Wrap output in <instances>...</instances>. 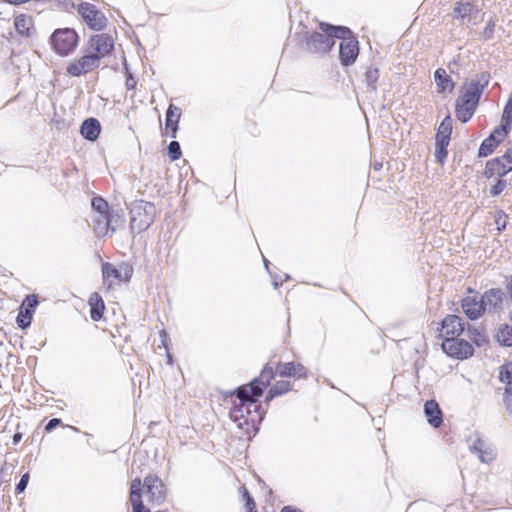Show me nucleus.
I'll return each instance as SVG.
<instances>
[{
    "label": "nucleus",
    "instance_id": "nucleus-18",
    "mask_svg": "<svg viewBox=\"0 0 512 512\" xmlns=\"http://www.w3.org/2000/svg\"><path fill=\"white\" fill-rule=\"evenodd\" d=\"M277 373L281 377L305 378L307 371L306 368L300 363L286 362L280 363L277 366Z\"/></svg>",
    "mask_w": 512,
    "mask_h": 512
},
{
    "label": "nucleus",
    "instance_id": "nucleus-22",
    "mask_svg": "<svg viewBox=\"0 0 512 512\" xmlns=\"http://www.w3.org/2000/svg\"><path fill=\"white\" fill-rule=\"evenodd\" d=\"M109 212L106 213H93L92 222L93 230L99 237L107 235L109 231Z\"/></svg>",
    "mask_w": 512,
    "mask_h": 512
},
{
    "label": "nucleus",
    "instance_id": "nucleus-1",
    "mask_svg": "<svg viewBox=\"0 0 512 512\" xmlns=\"http://www.w3.org/2000/svg\"><path fill=\"white\" fill-rule=\"evenodd\" d=\"M114 48L113 38L105 33L96 34L89 38L81 50V55L70 61L66 74L81 77L97 70L104 59Z\"/></svg>",
    "mask_w": 512,
    "mask_h": 512
},
{
    "label": "nucleus",
    "instance_id": "nucleus-9",
    "mask_svg": "<svg viewBox=\"0 0 512 512\" xmlns=\"http://www.w3.org/2000/svg\"><path fill=\"white\" fill-rule=\"evenodd\" d=\"M441 346L447 355L461 359L470 357L474 351L468 341L458 337L445 338Z\"/></svg>",
    "mask_w": 512,
    "mask_h": 512
},
{
    "label": "nucleus",
    "instance_id": "nucleus-55",
    "mask_svg": "<svg viewBox=\"0 0 512 512\" xmlns=\"http://www.w3.org/2000/svg\"><path fill=\"white\" fill-rule=\"evenodd\" d=\"M511 320H512V311H511Z\"/></svg>",
    "mask_w": 512,
    "mask_h": 512
},
{
    "label": "nucleus",
    "instance_id": "nucleus-12",
    "mask_svg": "<svg viewBox=\"0 0 512 512\" xmlns=\"http://www.w3.org/2000/svg\"><path fill=\"white\" fill-rule=\"evenodd\" d=\"M273 378V368L265 366L258 378H255L249 385L242 386V388L251 389V393L256 397H259L262 395L264 389L270 384Z\"/></svg>",
    "mask_w": 512,
    "mask_h": 512
},
{
    "label": "nucleus",
    "instance_id": "nucleus-34",
    "mask_svg": "<svg viewBox=\"0 0 512 512\" xmlns=\"http://www.w3.org/2000/svg\"><path fill=\"white\" fill-rule=\"evenodd\" d=\"M511 122H505L504 118L501 119V125L494 129V131L489 135L493 136L494 140H498L500 143L502 139L508 134L510 129Z\"/></svg>",
    "mask_w": 512,
    "mask_h": 512
},
{
    "label": "nucleus",
    "instance_id": "nucleus-8",
    "mask_svg": "<svg viewBox=\"0 0 512 512\" xmlns=\"http://www.w3.org/2000/svg\"><path fill=\"white\" fill-rule=\"evenodd\" d=\"M479 11L476 0H459L453 9V17L460 20L462 24H476Z\"/></svg>",
    "mask_w": 512,
    "mask_h": 512
},
{
    "label": "nucleus",
    "instance_id": "nucleus-11",
    "mask_svg": "<svg viewBox=\"0 0 512 512\" xmlns=\"http://www.w3.org/2000/svg\"><path fill=\"white\" fill-rule=\"evenodd\" d=\"M469 450L476 454L481 462L490 463L495 458L494 449L477 434L469 439Z\"/></svg>",
    "mask_w": 512,
    "mask_h": 512
},
{
    "label": "nucleus",
    "instance_id": "nucleus-3",
    "mask_svg": "<svg viewBox=\"0 0 512 512\" xmlns=\"http://www.w3.org/2000/svg\"><path fill=\"white\" fill-rule=\"evenodd\" d=\"M256 396L251 393V389L240 387L237 390V400L230 411V418L237 426L243 429L245 426L256 427L262 419L263 413L257 402Z\"/></svg>",
    "mask_w": 512,
    "mask_h": 512
},
{
    "label": "nucleus",
    "instance_id": "nucleus-14",
    "mask_svg": "<svg viewBox=\"0 0 512 512\" xmlns=\"http://www.w3.org/2000/svg\"><path fill=\"white\" fill-rule=\"evenodd\" d=\"M462 308L467 317L472 320L479 318L485 311V305L481 296H468L462 300Z\"/></svg>",
    "mask_w": 512,
    "mask_h": 512
},
{
    "label": "nucleus",
    "instance_id": "nucleus-40",
    "mask_svg": "<svg viewBox=\"0 0 512 512\" xmlns=\"http://www.w3.org/2000/svg\"><path fill=\"white\" fill-rule=\"evenodd\" d=\"M38 305V300L35 295H29L25 298V300L22 303L21 309L25 310V308H28L29 311L32 313L34 308Z\"/></svg>",
    "mask_w": 512,
    "mask_h": 512
},
{
    "label": "nucleus",
    "instance_id": "nucleus-10",
    "mask_svg": "<svg viewBox=\"0 0 512 512\" xmlns=\"http://www.w3.org/2000/svg\"><path fill=\"white\" fill-rule=\"evenodd\" d=\"M337 38L342 40L339 46L341 63L346 66L353 64L359 53L357 39L352 36V33Z\"/></svg>",
    "mask_w": 512,
    "mask_h": 512
},
{
    "label": "nucleus",
    "instance_id": "nucleus-51",
    "mask_svg": "<svg viewBox=\"0 0 512 512\" xmlns=\"http://www.w3.org/2000/svg\"><path fill=\"white\" fill-rule=\"evenodd\" d=\"M160 336L163 338V339H162V344H163L164 346H166V343H165L166 332H165L164 330H162V331L160 332Z\"/></svg>",
    "mask_w": 512,
    "mask_h": 512
},
{
    "label": "nucleus",
    "instance_id": "nucleus-16",
    "mask_svg": "<svg viewBox=\"0 0 512 512\" xmlns=\"http://www.w3.org/2000/svg\"><path fill=\"white\" fill-rule=\"evenodd\" d=\"M424 414L427 422L434 428L441 426L443 422L442 411L435 400H428L424 404Z\"/></svg>",
    "mask_w": 512,
    "mask_h": 512
},
{
    "label": "nucleus",
    "instance_id": "nucleus-49",
    "mask_svg": "<svg viewBox=\"0 0 512 512\" xmlns=\"http://www.w3.org/2000/svg\"><path fill=\"white\" fill-rule=\"evenodd\" d=\"M506 290L509 298L512 300V276L506 279Z\"/></svg>",
    "mask_w": 512,
    "mask_h": 512
},
{
    "label": "nucleus",
    "instance_id": "nucleus-53",
    "mask_svg": "<svg viewBox=\"0 0 512 512\" xmlns=\"http://www.w3.org/2000/svg\"><path fill=\"white\" fill-rule=\"evenodd\" d=\"M168 360H169V363H171L172 357L170 354H168Z\"/></svg>",
    "mask_w": 512,
    "mask_h": 512
},
{
    "label": "nucleus",
    "instance_id": "nucleus-52",
    "mask_svg": "<svg viewBox=\"0 0 512 512\" xmlns=\"http://www.w3.org/2000/svg\"><path fill=\"white\" fill-rule=\"evenodd\" d=\"M264 264H265L266 269H268V261L266 259H264Z\"/></svg>",
    "mask_w": 512,
    "mask_h": 512
},
{
    "label": "nucleus",
    "instance_id": "nucleus-46",
    "mask_svg": "<svg viewBox=\"0 0 512 512\" xmlns=\"http://www.w3.org/2000/svg\"><path fill=\"white\" fill-rule=\"evenodd\" d=\"M494 26H495V24L491 20L487 23V26H486V28H485V30L483 32V36L486 39H489L491 37V35L493 33V30H494Z\"/></svg>",
    "mask_w": 512,
    "mask_h": 512
},
{
    "label": "nucleus",
    "instance_id": "nucleus-25",
    "mask_svg": "<svg viewBox=\"0 0 512 512\" xmlns=\"http://www.w3.org/2000/svg\"><path fill=\"white\" fill-rule=\"evenodd\" d=\"M102 275L104 284L107 285L108 288L112 287L113 279L122 280L121 272L110 263H104L102 265Z\"/></svg>",
    "mask_w": 512,
    "mask_h": 512
},
{
    "label": "nucleus",
    "instance_id": "nucleus-54",
    "mask_svg": "<svg viewBox=\"0 0 512 512\" xmlns=\"http://www.w3.org/2000/svg\"><path fill=\"white\" fill-rule=\"evenodd\" d=\"M273 284H274V287H275V288H278V283H277L276 281H274V283H273Z\"/></svg>",
    "mask_w": 512,
    "mask_h": 512
},
{
    "label": "nucleus",
    "instance_id": "nucleus-17",
    "mask_svg": "<svg viewBox=\"0 0 512 512\" xmlns=\"http://www.w3.org/2000/svg\"><path fill=\"white\" fill-rule=\"evenodd\" d=\"M510 171H512V165L507 164L502 157H498L487 162L485 168V176H504Z\"/></svg>",
    "mask_w": 512,
    "mask_h": 512
},
{
    "label": "nucleus",
    "instance_id": "nucleus-4",
    "mask_svg": "<svg viewBox=\"0 0 512 512\" xmlns=\"http://www.w3.org/2000/svg\"><path fill=\"white\" fill-rule=\"evenodd\" d=\"M322 32H314L306 41L307 50L311 52L329 51L335 44L336 37H343L351 34V30L344 26H332L321 23Z\"/></svg>",
    "mask_w": 512,
    "mask_h": 512
},
{
    "label": "nucleus",
    "instance_id": "nucleus-39",
    "mask_svg": "<svg viewBox=\"0 0 512 512\" xmlns=\"http://www.w3.org/2000/svg\"><path fill=\"white\" fill-rule=\"evenodd\" d=\"M449 144L442 142H437L435 144V157L439 163H443L445 158L447 157V146Z\"/></svg>",
    "mask_w": 512,
    "mask_h": 512
},
{
    "label": "nucleus",
    "instance_id": "nucleus-32",
    "mask_svg": "<svg viewBox=\"0 0 512 512\" xmlns=\"http://www.w3.org/2000/svg\"><path fill=\"white\" fill-rule=\"evenodd\" d=\"M498 144V140H494L493 136L486 138L478 150L479 157H487L490 155Z\"/></svg>",
    "mask_w": 512,
    "mask_h": 512
},
{
    "label": "nucleus",
    "instance_id": "nucleus-33",
    "mask_svg": "<svg viewBox=\"0 0 512 512\" xmlns=\"http://www.w3.org/2000/svg\"><path fill=\"white\" fill-rule=\"evenodd\" d=\"M497 341L503 346H511L512 345V328L509 326H504L499 329L496 335Z\"/></svg>",
    "mask_w": 512,
    "mask_h": 512
},
{
    "label": "nucleus",
    "instance_id": "nucleus-30",
    "mask_svg": "<svg viewBox=\"0 0 512 512\" xmlns=\"http://www.w3.org/2000/svg\"><path fill=\"white\" fill-rule=\"evenodd\" d=\"M89 301H90V305H91V310H90L91 318L94 321L100 320L102 318V316H103V312H104V309H105V305H104L103 300L101 298H98L97 294H94L90 298Z\"/></svg>",
    "mask_w": 512,
    "mask_h": 512
},
{
    "label": "nucleus",
    "instance_id": "nucleus-6",
    "mask_svg": "<svg viewBox=\"0 0 512 512\" xmlns=\"http://www.w3.org/2000/svg\"><path fill=\"white\" fill-rule=\"evenodd\" d=\"M78 41V34L71 28L56 29L50 37L53 50L60 56L72 53L78 45Z\"/></svg>",
    "mask_w": 512,
    "mask_h": 512
},
{
    "label": "nucleus",
    "instance_id": "nucleus-19",
    "mask_svg": "<svg viewBox=\"0 0 512 512\" xmlns=\"http://www.w3.org/2000/svg\"><path fill=\"white\" fill-rule=\"evenodd\" d=\"M141 488L142 483L139 478H135L130 487V502L132 504L133 511L132 512H150L149 509H146L143 505L141 499Z\"/></svg>",
    "mask_w": 512,
    "mask_h": 512
},
{
    "label": "nucleus",
    "instance_id": "nucleus-26",
    "mask_svg": "<svg viewBox=\"0 0 512 512\" xmlns=\"http://www.w3.org/2000/svg\"><path fill=\"white\" fill-rule=\"evenodd\" d=\"M503 292L500 289H490L481 295L484 305H489L492 308H497L503 300Z\"/></svg>",
    "mask_w": 512,
    "mask_h": 512
},
{
    "label": "nucleus",
    "instance_id": "nucleus-43",
    "mask_svg": "<svg viewBox=\"0 0 512 512\" xmlns=\"http://www.w3.org/2000/svg\"><path fill=\"white\" fill-rule=\"evenodd\" d=\"M505 187H506V181L498 180V182L492 187L491 194L493 196H497L500 193H502V191L505 189Z\"/></svg>",
    "mask_w": 512,
    "mask_h": 512
},
{
    "label": "nucleus",
    "instance_id": "nucleus-48",
    "mask_svg": "<svg viewBox=\"0 0 512 512\" xmlns=\"http://www.w3.org/2000/svg\"><path fill=\"white\" fill-rule=\"evenodd\" d=\"M507 164L512 165V148L508 149L504 155L501 156Z\"/></svg>",
    "mask_w": 512,
    "mask_h": 512
},
{
    "label": "nucleus",
    "instance_id": "nucleus-47",
    "mask_svg": "<svg viewBox=\"0 0 512 512\" xmlns=\"http://www.w3.org/2000/svg\"><path fill=\"white\" fill-rule=\"evenodd\" d=\"M137 84V81L133 78L131 74L128 75L126 79V86L128 89H134Z\"/></svg>",
    "mask_w": 512,
    "mask_h": 512
},
{
    "label": "nucleus",
    "instance_id": "nucleus-41",
    "mask_svg": "<svg viewBox=\"0 0 512 512\" xmlns=\"http://www.w3.org/2000/svg\"><path fill=\"white\" fill-rule=\"evenodd\" d=\"M502 115H503L505 122L512 123V94L508 98V101L504 107Z\"/></svg>",
    "mask_w": 512,
    "mask_h": 512
},
{
    "label": "nucleus",
    "instance_id": "nucleus-20",
    "mask_svg": "<svg viewBox=\"0 0 512 512\" xmlns=\"http://www.w3.org/2000/svg\"><path fill=\"white\" fill-rule=\"evenodd\" d=\"M80 132L85 139L95 141L101 132L99 121L95 118L86 119L81 125Z\"/></svg>",
    "mask_w": 512,
    "mask_h": 512
},
{
    "label": "nucleus",
    "instance_id": "nucleus-37",
    "mask_svg": "<svg viewBox=\"0 0 512 512\" xmlns=\"http://www.w3.org/2000/svg\"><path fill=\"white\" fill-rule=\"evenodd\" d=\"M32 316L31 312L28 308H25V310L21 309L18 316H17V323L18 326L21 328H26L31 324Z\"/></svg>",
    "mask_w": 512,
    "mask_h": 512
},
{
    "label": "nucleus",
    "instance_id": "nucleus-29",
    "mask_svg": "<svg viewBox=\"0 0 512 512\" xmlns=\"http://www.w3.org/2000/svg\"><path fill=\"white\" fill-rule=\"evenodd\" d=\"M109 230L115 232L125 224V217L122 209H111L108 215Z\"/></svg>",
    "mask_w": 512,
    "mask_h": 512
},
{
    "label": "nucleus",
    "instance_id": "nucleus-28",
    "mask_svg": "<svg viewBox=\"0 0 512 512\" xmlns=\"http://www.w3.org/2000/svg\"><path fill=\"white\" fill-rule=\"evenodd\" d=\"M500 380L506 383L507 401L512 397V362L506 363L500 370Z\"/></svg>",
    "mask_w": 512,
    "mask_h": 512
},
{
    "label": "nucleus",
    "instance_id": "nucleus-50",
    "mask_svg": "<svg viewBox=\"0 0 512 512\" xmlns=\"http://www.w3.org/2000/svg\"><path fill=\"white\" fill-rule=\"evenodd\" d=\"M5 1L8 3H11V4H21V3H26L29 0H5Z\"/></svg>",
    "mask_w": 512,
    "mask_h": 512
},
{
    "label": "nucleus",
    "instance_id": "nucleus-35",
    "mask_svg": "<svg viewBox=\"0 0 512 512\" xmlns=\"http://www.w3.org/2000/svg\"><path fill=\"white\" fill-rule=\"evenodd\" d=\"M93 213H106L111 209L102 197H94L91 202Z\"/></svg>",
    "mask_w": 512,
    "mask_h": 512
},
{
    "label": "nucleus",
    "instance_id": "nucleus-36",
    "mask_svg": "<svg viewBox=\"0 0 512 512\" xmlns=\"http://www.w3.org/2000/svg\"><path fill=\"white\" fill-rule=\"evenodd\" d=\"M167 153L171 161H176L182 156L181 147L178 141H171L167 148Z\"/></svg>",
    "mask_w": 512,
    "mask_h": 512
},
{
    "label": "nucleus",
    "instance_id": "nucleus-7",
    "mask_svg": "<svg viewBox=\"0 0 512 512\" xmlns=\"http://www.w3.org/2000/svg\"><path fill=\"white\" fill-rule=\"evenodd\" d=\"M78 13L89 28L99 31L106 27L107 18L93 4L88 2L79 4Z\"/></svg>",
    "mask_w": 512,
    "mask_h": 512
},
{
    "label": "nucleus",
    "instance_id": "nucleus-31",
    "mask_svg": "<svg viewBox=\"0 0 512 512\" xmlns=\"http://www.w3.org/2000/svg\"><path fill=\"white\" fill-rule=\"evenodd\" d=\"M291 390V383L289 381H278L269 390L267 400H271L276 396L282 395Z\"/></svg>",
    "mask_w": 512,
    "mask_h": 512
},
{
    "label": "nucleus",
    "instance_id": "nucleus-24",
    "mask_svg": "<svg viewBox=\"0 0 512 512\" xmlns=\"http://www.w3.org/2000/svg\"><path fill=\"white\" fill-rule=\"evenodd\" d=\"M16 31L22 36H31L33 31V19L31 16L20 14L14 20Z\"/></svg>",
    "mask_w": 512,
    "mask_h": 512
},
{
    "label": "nucleus",
    "instance_id": "nucleus-23",
    "mask_svg": "<svg viewBox=\"0 0 512 512\" xmlns=\"http://www.w3.org/2000/svg\"><path fill=\"white\" fill-rule=\"evenodd\" d=\"M434 80L439 92H451L454 88V83L445 69H437L434 73Z\"/></svg>",
    "mask_w": 512,
    "mask_h": 512
},
{
    "label": "nucleus",
    "instance_id": "nucleus-38",
    "mask_svg": "<svg viewBox=\"0 0 512 512\" xmlns=\"http://www.w3.org/2000/svg\"><path fill=\"white\" fill-rule=\"evenodd\" d=\"M379 78V71L378 69L376 68H369L367 71H366V75H365V79H366V83L367 85L372 89V90H376V82Z\"/></svg>",
    "mask_w": 512,
    "mask_h": 512
},
{
    "label": "nucleus",
    "instance_id": "nucleus-44",
    "mask_svg": "<svg viewBox=\"0 0 512 512\" xmlns=\"http://www.w3.org/2000/svg\"><path fill=\"white\" fill-rule=\"evenodd\" d=\"M245 497H246V508H247V512H257L256 511V506H255V503L253 501V499L250 497L249 493L245 490Z\"/></svg>",
    "mask_w": 512,
    "mask_h": 512
},
{
    "label": "nucleus",
    "instance_id": "nucleus-2",
    "mask_svg": "<svg viewBox=\"0 0 512 512\" xmlns=\"http://www.w3.org/2000/svg\"><path fill=\"white\" fill-rule=\"evenodd\" d=\"M489 77V74L481 73L463 85L461 95L456 101L455 112L459 121L465 123L474 115L484 88L489 83Z\"/></svg>",
    "mask_w": 512,
    "mask_h": 512
},
{
    "label": "nucleus",
    "instance_id": "nucleus-42",
    "mask_svg": "<svg viewBox=\"0 0 512 512\" xmlns=\"http://www.w3.org/2000/svg\"><path fill=\"white\" fill-rule=\"evenodd\" d=\"M29 473H25L22 475L20 481L18 482V484L16 485V488H15V492L16 494H21L22 492L25 491L27 485H28V482H29Z\"/></svg>",
    "mask_w": 512,
    "mask_h": 512
},
{
    "label": "nucleus",
    "instance_id": "nucleus-13",
    "mask_svg": "<svg viewBox=\"0 0 512 512\" xmlns=\"http://www.w3.org/2000/svg\"><path fill=\"white\" fill-rule=\"evenodd\" d=\"M152 502L160 503L165 498V489L162 480L156 475H148L144 478V484Z\"/></svg>",
    "mask_w": 512,
    "mask_h": 512
},
{
    "label": "nucleus",
    "instance_id": "nucleus-27",
    "mask_svg": "<svg viewBox=\"0 0 512 512\" xmlns=\"http://www.w3.org/2000/svg\"><path fill=\"white\" fill-rule=\"evenodd\" d=\"M452 132V122L450 117H446L439 125L436 134V141L449 144Z\"/></svg>",
    "mask_w": 512,
    "mask_h": 512
},
{
    "label": "nucleus",
    "instance_id": "nucleus-15",
    "mask_svg": "<svg viewBox=\"0 0 512 512\" xmlns=\"http://www.w3.org/2000/svg\"><path fill=\"white\" fill-rule=\"evenodd\" d=\"M464 330L462 319L457 315H448L442 320V335L445 338L458 337Z\"/></svg>",
    "mask_w": 512,
    "mask_h": 512
},
{
    "label": "nucleus",
    "instance_id": "nucleus-5",
    "mask_svg": "<svg viewBox=\"0 0 512 512\" xmlns=\"http://www.w3.org/2000/svg\"><path fill=\"white\" fill-rule=\"evenodd\" d=\"M130 229L132 233L147 230L155 220L156 208L153 203L139 201L131 208Z\"/></svg>",
    "mask_w": 512,
    "mask_h": 512
},
{
    "label": "nucleus",
    "instance_id": "nucleus-21",
    "mask_svg": "<svg viewBox=\"0 0 512 512\" xmlns=\"http://www.w3.org/2000/svg\"><path fill=\"white\" fill-rule=\"evenodd\" d=\"M181 116L180 109L172 104L169 105L166 112V130L171 131V137L175 138L178 130V122Z\"/></svg>",
    "mask_w": 512,
    "mask_h": 512
},
{
    "label": "nucleus",
    "instance_id": "nucleus-45",
    "mask_svg": "<svg viewBox=\"0 0 512 512\" xmlns=\"http://www.w3.org/2000/svg\"><path fill=\"white\" fill-rule=\"evenodd\" d=\"M61 424V420L59 418H52L49 420V422L45 426L46 432H51L53 429H55L57 426Z\"/></svg>",
    "mask_w": 512,
    "mask_h": 512
}]
</instances>
